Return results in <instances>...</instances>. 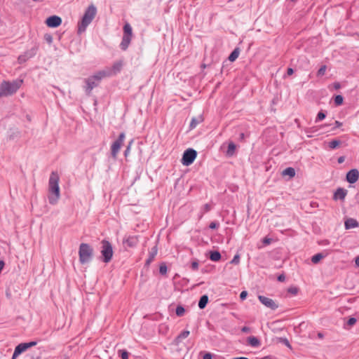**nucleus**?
<instances>
[{
  "mask_svg": "<svg viewBox=\"0 0 359 359\" xmlns=\"http://www.w3.org/2000/svg\"><path fill=\"white\" fill-rule=\"evenodd\" d=\"M203 209L204 212H208L211 210V205L208 203H206L203 205Z\"/></svg>",
  "mask_w": 359,
  "mask_h": 359,
  "instance_id": "49530a36",
  "label": "nucleus"
},
{
  "mask_svg": "<svg viewBox=\"0 0 359 359\" xmlns=\"http://www.w3.org/2000/svg\"><path fill=\"white\" fill-rule=\"evenodd\" d=\"M36 48H32L30 50L25 52L23 54L19 55L18 61L20 64L25 62L28 59L34 57L36 53Z\"/></svg>",
  "mask_w": 359,
  "mask_h": 359,
  "instance_id": "ddd939ff",
  "label": "nucleus"
},
{
  "mask_svg": "<svg viewBox=\"0 0 359 359\" xmlns=\"http://www.w3.org/2000/svg\"><path fill=\"white\" fill-rule=\"evenodd\" d=\"M341 141L337 139H334L329 142V147L331 149H334L341 145Z\"/></svg>",
  "mask_w": 359,
  "mask_h": 359,
  "instance_id": "cd10ccee",
  "label": "nucleus"
},
{
  "mask_svg": "<svg viewBox=\"0 0 359 359\" xmlns=\"http://www.w3.org/2000/svg\"><path fill=\"white\" fill-rule=\"evenodd\" d=\"M88 25V24H79L77 31L78 34H81L82 33H83L86 30Z\"/></svg>",
  "mask_w": 359,
  "mask_h": 359,
  "instance_id": "f704fd0d",
  "label": "nucleus"
},
{
  "mask_svg": "<svg viewBox=\"0 0 359 359\" xmlns=\"http://www.w3.org/2000/svg\"><path fill=\"white\" fill-rule=\"evenodd\" d=\"M236 149V145L235 144V143L233 142H230L228 144V149L226 152V156H228V157L233 156L235 154Z\"/></svg>",
  "mask_w": 359,
  "mask_h": 359,
  "instance_id": "a211bd4d",
  "label": "nucleus"
},
{
  "mask_svg": "<svg viewBox=\"0 0 359 359\" xmlns=\"http://www.w3.org/2000/svg\"><path fill=\"white\" fill-rule=\"evenodd\" d=\"M325 257V255L323 253H317L311 257V262L313 264H318Z\"/></svg>",
  "mask_w": 359,
  "mask_h": 359,
  "instance_id": "bb28decb",
  "label": "nucleus"
},
{
  "mask_svg": "<svg viewBox=\"0 0 359 359\" xmlns=\"http://www.w3.org/2000/svg\"><path fill=\"white\" fill-rule=\"evenodd\" d=\"M126 138V134L122 132L119 134L118 138L111 145V156L116 160L117 158L118 154L119 153L120 149L123 144Z\"/></svg>",
  "mask_w": 359,
  "mask_h": 359,
  "instance_id": "0eeeda50",
  "label": "nucleus"
},
{
  "mask_svg": "<svg viewBox=\"0 0 359 359\" xmlns=\"http://www.w3.org/2000/svg\"><path fill=\"white\" fill-rule=\"evenodd\" d=\"M43 38L48 44L52 43L53 36L50 34H48V33L45 34Z\"/></svg>",
  "mask_w": 359,
  "mask_h": 359,
  "instance_id": "ea45409f",
  "label": "nucleus"
},
{
  "mask_svg": "<svg viewBox=\"0 0 359 359\" xmlns=\"http://www.w3.org/2000/svg\"><path fill=\"white\" fill-rule=\"evenodd\" d=\"M272 241V239L270 238H267V237H265L264 239H263V243L264 245H269Z\"/></svg>",
  "mask_w": 359,
  "mask_h": 359,
  "instance_id": "09e8293b",
  "label": "nucleus"
},
{
  "mask_svg": "<svg viewBox=\"0 0 359 359\" xmlns=\"http://www.w3.org/2000/svg\"><path fill=\"white\" fill-rule=\"evenodd\" d=\"M102 259L104 263H109L113 257L114 251L111 243L105 239L101 241Z\"/></svg>",
  "mask_w": 359,
  "mask_h": 359,
  "instance_id": "39448f33",
  "label": "nucleus"
},
{
  "mask_svg": "<svg viewBox=\"0 0 359 359\" xmlns=\"http://www.w3.org/2000/svg\"><path fill=\"white\" fill-rule=\"evenodd\" d=\"M262 359H269L268 356L263 358Z\"/></svg>",
  "mask_w": 359,
  "mask_h": 359,
  "instance_id": "69168bd1",
  "label": "nucleus"
},
{
  "mask_svg": "<svg viewBox=\"0 0 359 359\" xmlns=\"http://www.w3.org/2000/svg\"><path fill=\"white\" fill-rule=\"evenodd\" d=\"M23 83L22 79H16L12 81H4L0 84V91L2 95L8 96L15 93L21 87Z\"/></svg>",
  "mask_w": 359,
  "mask_h": 359,
  "instance_id": "7ed1b4c3",
  "label": "nucleus"
},
{
  "mask_svg": "<svg viewBox=\"0 0 359 359\" xmlns=\"http://www.w3.org/2000/svg\"><path fill=\"white\" fill-rule=\"evenodd\" d=\"M239 53H240V50H239V48H235L231 53V54L229 55L228 59L229 60V61L231 62H233L235 61L238 55H239Z\"/></svg>",
  "mask_w": 359,
  "mask_h": 359,
  "instance_id": "a878e982",
  "label": "nucleus"
},
{
  "mask_svg": "<svg viewBox=\"0 0 359 359\" xmlns=\"http://www.w3.org/2000/svg\"><path fill=\"white\" fill-rule=\"evenodd\" d=\"M2 95L1 92H0V96Z\"/></svg>",
  "mask_w": 359,
  "mask_h": 359,
  "instance_id": "774afa93",
  "label": "nucleus"
},
{
  "mask_svg": "<svg viewBox=\"0 0 359 359\" xmlns=\"http://www.w3.org/2000/svg\"><path fill=\"white\" fill-rule=\"evenodd\" d=\"M157 251H158L157 246H154L151 248V250L149 254V257L147 259V260L145 262L146 266H149L153 262L155 256L157 254Z\"/></svg>",
  "mask_w": 359,
  "mask_h": 359,
  "instance_id": "f3484780",
  "label": "nucleus"
},
{
  "mask_svg": "<svg viewBox=\"0 0 359 359\" xmlns=\"http://www.w3.org/2000/svg\"><path fill=\"white\" fill-rule=\"evenodd\" d=\"M121 67H122V62L121 61L119 62H115L114 65H113V69L116 71V72H120V70L121 69Z\"/></svg>",
  "mask_w": 359,
  "mask_h": 359,
  "instance_id": "4c0bfd02",
  "label": "nucleus"
},
{
  "mask_svg": "<svg viewBox=\"0 0 359 359\" xmlns=\"http://www.w3.org/2000/svg\"><path fill=\"white\" fill-rule=\"evenodd\" d=\"M330 243V241L328 240H323L321 241L319 244L320 245H328Z\"/></svg>",
  "mask_w": 359,
  "mask_h": 359,
  "instance_id": "13d9d810",
  "label": "nucleus"
},
{
  "mask_svg": "<svg viewBox=\"0 0 359 359\" xmlns=\"http://www.w3.org/2000/svg\"><path fill=\"white\" fill-rule=\"evenodd\" d=\"M167 271H168V267H167L165 263H164V262L161 263L159 266V273L161 275H165L167 273Z\"/></svg>",
  "mask_w": 359,
  "mask_h": 359,
  "instance_id": "473e14b6",
  "label": "nucleus"
},
{
  "mask_svg": "<svg viewBox=\"0 0 359 359\" xmlns=\"http://www.w3.org/2000/svg\"><path fill=\"white\" fill-rule=\"evenodd\" d=\"M191 268L194 271H196L198 269V260H195L191 262Z\"/></svg>",
  "mask_w": 359,
  "mask_h": 359,
  "instance_id": "37998d69",
  "label": "nucleus"
},
{
  "mask_svg": "<svg viewBox=\"0 0 359 359\" xmlns=\"http://www.w3.org/2000/svg\"><path fill=\"white\" fill-rule=\"evenodd\" d=\"M285 279V276L283 274H280L278 276V280L280 282H283Z\"/></svg>",
  "mask_w": 359,
  "mask_h": 359,
  "instance_id": "603ef678",
  "label": "nucleus"
},
{
  "mask_svg": "<svg viewBox=\"0 0 359 359\" xmlns=\"http://www.w3.org/2000/svg\"><path fill=\"white\" fill-rule=\"evenodd\" d=\"M355 264L356 266L359 267V256L356 257L355 259Z\"/></svg>",
  "mask_w": 359,
  "mask_h": 359,
  "instance_id": "052dcab7",
  "label": "nucleus"
},
{
  "mask_svg": "<svg viewBox=\"0 0 359 359\" xmlns=\"http://www.w3.org/2000/svg\"><path fill=\"white\" fill-rule=\"evenodd\" d=\"M326 69V65H322L317 72V76H323L325 74Z\"/></svg>",
  "mask_w": 359,
  "mask_h": 359,
  "instance_id": "c9c22d12",
  "label": "nucleus"
},
{
  "mask_svg": "<svg viewBox=\"0 0 359 359\" xmlns=\"http://www.w3.org/2000/svg\"><path fill=\"white\" fill-rule=\"evenodd\" d=\"M345 161V156H339L337 159V161L339 163H344Z\"/></svg>",
  "mask_w": 359,
  "mask_h": 359,
  "instance_id": "5fc2aeb1",
  "label": "nucleus"
},
{
  "mask_svg": "<svg viewBox=\"0 0 359 359\" xmlns=\"http://www.w3.org/2000/svg\"><path fill=\"white\" fill-rule=\"evenodd\" d=\"M240 262V256L238 255H236L233 259L231 261V264H238Z\"/></svg>",
  "mask_w": 359,
  "mask_h": 359,
  "instance_id": "c03bdc74",
  "label": "nucleus"
},
{
  "mask_svg": "<svg viewBox=\"0 0 359 359\" xmlns=\"http://www.w3.org/2000/svg\"><path fill=\"white\" fill-rule=\"evenodd\" d=\"M347 192V190L344 188H338L334 194V199L344 201Z\"/></svg>",
  "mask_w": 359,
  "mask_h": 359,
  "instance_id": "2eb2a0df",
  "label": "nucleus"
},
{
  "mask_svg": "<svg viewBox=\"0 0 359 359\" xmlns=\"http://www.w3.org/2000/svg\"><path fill=\"white\" fill-rule=\"evenodd\" d=\"M175 313L179 317L183 316L185 313V309L182 305H178L176 308Z\"/></svg>",
  "mask_w": 359,
  "mask_h": 359,
  "instance_id": "c85d7f7f",
  "label": "nucleus"
},
{
  "mask_svg": "<svg viewBox=\"0 0 359 359\" xmlns=\"http://www.w3.org/2000/svg\"><path fill=\"white\" fill-rule=\"evenodd\" d=\"M219 223L217 222H212L209 225V228L211 229H216L219 227Z\"/></svg>",
  "mask_w": 359,
  "mask_h": 359,
  "instance_id": "a18cd8bd",
  "label": "nucleus"
},
{
  "mask_svg": "<svg viewBox=\"0 0 359 359\" xmlns=\"http://www.w3.org/2000/svg\"><path fill=\"white\" fill-rule=\"evenodd\" d=\"M299 292V288L297 287H290L287 289V292L293 295H296Z\"/></svg>",
  "mask_w": 359,
  "mask_h": 359,
  "instance_id": "58836bf2",
  "label": "nucleus"
},
{
  "mask_svg": "<svg viewBox=\"0 0 359 359\" xmlns=\"http://www.w3.org/2000/svg\"><path fill=\"white\" fill-rule=\"evenodd\" d=\"M248 343L252 347H259L261 345L260 341L254 336L248 338Z\"/></svg>",
  "mask_w": 359,
  "mask_h": 359,
  "instance_id": "aec40b11",
  "label": "nucleus"
},
{
  "mask_svg": "<svg viewBox=\"0 0 359 359\" xmlns=\"http://www.w3.org/2000/svg\"><path fill=\"white\" fill-rule=\"evenodd\" d=\"M241 331L244 333H248L251 331V329L249 327L244 326L241 328Z\"/></svg>",
  "mask_w": 359,
  "mask_h": 359,
  "instance_id": "3c124183",
  "label": "nucleus"
},
{
  "mask_svg": "<svg viewBox=\"0 0 359 359\" xmlns=\"http://www.w3.org/2000/svg\"><path fill=\"white\" fill-rule=\"evenodd\" d=\"M248 296V292L247 291H242L240 294V299L241 300H244L246 299Z\"/></svg>",
  "mask_w": 359,
  "mask_h": 359,
  "instance_id": "de8ad7c7",
  "label": "nucleus"
},
{
  "mask_svg": "<svg viewBox=\"0 0 359 359\" xmlns=\"http://www.w3.org/2000/svg\"><path fill=\"white\" fill-rule=\"evenodd\" d=\"M133 143V140H131L128 142V145H127V147H126V150H125V151H124V156H125L126 158H127V157L129 156V154H130V149H131V146H132Z\"/></svg>",
  "mask_w": 359,
  "mask_h": 359,
  "instance_id": "72a5a7b5",
  "label": "nucleus"
},
{
  "mask_svg": "<svg viewBox=\"0 0 359 359\" xmlns=\"http://www.w3.org/2000/svg\"><path fill=\"white\" fill-rule=\"evenodd\" d=\"M94 250L88 243H82L79 245V257L81 264H88L93 259Z\"/></svg>",
  "mask_w": 359,
  "mask_h": 359,
  "instance_id": "20e7f679",
  "label": "nucleus"
},
{
  "mask_svg": "<svg viewBox=\"0 0 359 359\" xmlns=\"http://www.w3.org/2000/svg\"><path fill=\"white\" fill-rule=\"evenodd\" d=\"M60 177L57 172L53 171L50 173L48 181V201L51 205H55L57 203L60 196V187H59Z\"/></svg>",
  "mask_w": 359,
  "mask_h": 359,
  "instance_id": "f257e3e1",
  "label": "nucleus"
},
{
  "mask_svg": "<svg viewBox=\"0 0 359 359\" xmlns=\"http://www.w3.org/2000/svg\"><path fill=\"white\" fill-rule=\"evenodd\" d=\"M203 359H212V354L210 353H206L204 354Z\"/></svg>",
  "mask_w": 359,
  "mask_h": 359,
  "instance_id": "8fccbe9b",
  "label": "nucleus"
},
{
  "mask_svg": "<svg viewBox=\"0 0 359 359\" xmlns=\"http://www.w3.org/2000/svg\"><path fill=\"white\" fill-rule=\"evenodd\" d=\"M37 344L36 341H32L28 343H21L19 344L15 348L14 353L13 354L11 359H16L17 357L22 353L23 352L26 351L28 348L36 346Z\"/></svg>",
  "mask_w": 359,
  "mask_h": 359,
  "instance_id": "1a4fd4ad",
  "label": "nucleus"
},
{
  "mask_svg": "<svg viewBox=\"0 0 359 359\" xmlns=\"http://www.w3.org/2000/svg\"><path fill=\"white\" fill-rule=\"evenodd\" d=\"M233 359H248V358L246 357H237V358H233Z\"/></svg>",
  "mask_w": 359,
  "mask_h": 359,
  "instance_id": "e2e57ef3",
  "label": "nucleus"
},
{
  "mask_svg": "<svg viewBox=\"0 0 359 359\" xmlns=\"http://www.w3.org/2000/svg\"><path fill=\"white\" fill-rule=\"evenodd\" d=\"M334 125H335V126L334 127V128H333V129H335V128H339L340 126H342V123H341V122H340V121H336L334 122Z\"/></svg>",
  "mask_w": 359,
  "mask_h": 359,
  "instance_id": "864d4df0",
  "label": "nucleus"
},
{
  "mask_svg": "<svg viewBox=\"0 0 359 359\" xmlns=\"http://www.w3.org/2000/svg\"><path fill=\"white\" fill-rule=\"evenodd\" d=\"M49 27H57L61 24H46Z\"/></svg>",
  "mask_w": 359,
  "mask_h": 359,
  "instance_id": "bf43d9fd",
  "label": "nucleus"
},
{
  "mask_svg": "<svg viewBox=\"0 0 359 359\" xmlns=\"http://www.w3.org/2000/svg\"><path fill=\"white\" fill-rule=\"evenodd\" d=\"M26 359H41L40 354H36L35 353H29L26 355Z\"/></svg>",
  "mask_w": 359,
  "mask_h": 359,
  "instance_id": "e433bc0d",
  "label": "nucleus"
},
{
  "mask_svg": "<svg viewBox=\"0 0 359 359\" xmlns=\"http://www.w3.org/2000/svg\"><path fill=\"white\" fill-rule=\"evenodd\" d=\"M359 178V171L356 168L350 170L346 175V180L349 184L355 183Z\"/></svg>",
  "mask_w": 359,
  "mask_h": 359,
  "instance_id": "4468645a",
  "label": "nucleus"
},
{
  "mask_svg": "<svg viewBox=\"0 0 359 359\" xmlns=\"http://www.w3.org/2000/svg\"><path fill=\"white\" fill-rule=\"evenodd\" d=\"M139 243V238L137 236H128L123 238V245L124 248H135Z\"/></svg>",
  "mask_w": 359,
  "mask_h": 359,
  "instance_id": "9b49d317",
  "label": "nucleus"
},
{
  "mask_svg": "<svg viewBox=\"0 0 359 359\" xmlns=\"http://www.w3.org/2000/svg\"><path fill=\"white\" fill-rule=\"evenodd\" d=\"M344 226H345L346 229H350L358 227L359 222L353 218H348L345 221Z\"/></svg>",
  "mask_w": 359,
  "mask_h": 359,
  "instance_id": "dca6fc26",
  "label": "nucleus"
},
{
  "mask_svg": "<svg viewBox=\"0 0 359 359\" xmlns=\"http://www.w3.org/2000/svg\"><path fill=\"white\" fill-rule=\"evenodd\" d=\"M221 254L219 251L217 250H214V251H210V255H209V259L211 260V261H213V262H218L221 259Z\"/></svg>",
  "mask_w": 359,
  "mask_h": 359,
  "instance_id": "412c9836",
  "label": "nucleus"
},
{
  "mask_svg": "<svg viewBox=\"0 0 359 359\" xmlns=\"http://www.w3.org/2000/svg\"><path fill=\"white\" fill-rule=\"evenodd\" d=\"M334 104L337 105V106H340L343 104V102H344V97L342 95H337L334 97Z\"/></svg>",
  "mask_w": 359,
  "mask_h": 359,
  "instance_id": "c756f323",
  "label": "nucleus"
},
{
  "mask_svg": "<svg viewBox=\"0 0 359 359\" xmlns=\"http://www.w3.org/2000/svg\"><path fill=\"white\" fill-rule=\"evenodd\" d=\"M118 354L121 359H128L129 353L125 349L118 350Z\"/></svg>",
  "mask_w": 359,
  "mask_h": 359,
  "instance_id": "7c9ffc66",
  "label": "nucleus"
},
{
  "mask_svg": "<svg viewBox=\"0 0 359 359\" xmlns=\"http://www.w3.org/2000/svg\"><path fill=\"white\" fill-rule=\"evenodd\" d=\"M325 117H326V113L324 111L321 110L317 114V116L316 118V122L323 121V119L325 118Z\"/></svg>",
  "mask_w": 359,
  "mask_h": 359,
  "instance_id": "2f4dec72",
  "label": "nucleus"
},
{
  "mask_svg": "<svg viewBox=\"0 0 359 359\" xmlns=\"http://www.w3.org/2000/svg\"><path fill=\"white\" fill-rule=\"evenodd\" d=\"M97 13L96 7L91 4L89 6L85 11L84 15L81 18V20L79 22L86 23V22H91L94 19Z\"/></svg>",
  "mask_w": 359,
  "mask_h": 359,
  "instance_id": "9d476101",
  "label": "nucleus"
},
{
  "mask_svg": "<svg viewBox=\"0 0 359 359\" xmlns=\"http://www.w3.org/2000/svg\"><path fill=\"white\" fill-rule=\"evenodd\" d=\"M333 86L334 89L338 90L341 88V84L339 82H335L333 83Z\"/></svg>",
  "mask_w": 359,
  "mask_h": 359,
  "instance_id": "6e6d98bb",
  "label": "nucleus"
},
{
  "mask_svg": "<svg viewBox=\"0 0 359 359\" xmlns=\"http://www.w3.org/2000/svg\"><path fill=\"white\" fill-rule=\"evenodd\" d=\"M197 156V152L194 149H187L184 151L182 158V163L184 165H189L193 163Z\"/></svg>",
  "mask_w": 359,
  "mask_h": 359,
  "instance_id": "6e6552de",
  "label": "nucleus"
},
{
  "mask_svg": "<svg viewBox=\"0 0 359 359\" xmlns=\"http://www.w3.org/2000/svg\"><path fill=\"white\" fill-rule=\"evenodd\" d=\"M294 73V69L292 68H288L287 70V74L288 76L292 75Z\"/></svg>",
  "mask_w": 359,
  "mask_h": 359,
  "instance_id": "4d7b16f0",
  "label": "nucleus"
},
{
  "mask_svg": "<svg viewBox=\"0 0 359 359\" xmlns=\"http://www.w3.org/2000/svg\"><path fill=\"white\" fill-rule=\"evenodd\" d=\"M44 22L46 23H60L62 22V18L57 15H51L47 18Z\"/></svg>",
  "mask_w": 359,
  "mask_h": 359,
  "instance_id": "5701e85b",
  "label": "nucleus"
},
{
  "mask_svg": "<svg viewBox=\"0 0 359 359\" xmlns=\"http://www.w3.org/2000/svg\"><path fill=\"white\" fill-rule=\"evenodd\" d=\"M205 67H206V65H205V64H202V65H201V68H203V69H204V68H205Z\"/></svg>",
  "mask_w": 359,
  "mask_h": 359,
  "instance_id": "0e129e2a",
  "label": "nucleus"
},
{
  "mask_svg": "<svg viewBox=\"0 0 359 359\" xmlns=\"http://www.w3.org/2000/svg\"><path fill=\"white\" fill-rule=\"evenodd\" d=\"M318 338H320V339H323V337H324V335H323V334L322 332H318Z\"/></svg>",
  "mask_w": 359,
  "mask_h": 359,
  "instance_id": "680f3d73",
  "label": "nucleus"
},
{
  "mask_svg": "<svg viewBox=\"0 0 359 359\" xmlns=\"http://www.w3.org/2000/svg\"><path fill=\"white\" fill-rule=\"evenodd\" d=\"M208 303V296L207 294H203L200 297L198 306L200 309H203L206 307Z\"/></svg>",
  "mask_w": 359,
  "mask_h": 359,
  "instance_id": "6ab92c4d",
  "label": "nucleus"
},
{
  "mask_svg": "<svg viewBox=\"0 0 359 359\" xmlns=\"http://www.w3.org/2000/svg\"><path fill=\"white\" fill-rule=\"evenodd\" d=\"M356 321L357 320L355 318L351 317L347 320L346 325L348 326H352L355 324Z\"/></svg>",
  "mask_w": 359,
  "mask_h": 359,
  "instance_id": "79ce46f5",
  "label": "nucleus"
},
{
  "mask_svg": "<svg viewBox=\"0 0 359 359\" xmlns=\"http://www.w3.org/2000/svg\"><path fill=\"white\" fill-rule=\"evenodd\" d=\"M133 37V29L130 24H124L123 36L120 43V48L123 50H127Z\"/></svg>",
  "mask_w": 359,
  "mask_h": 359,
  "instance_id": "423d86ee",
  "label": "nucleus"
},
{
  "mask_svg": "<svg viewBox=\"0 0 359 359\" xmlns=\"http://www.w3.org/2000/svg\"><path fill=\"white\" fill-rule=\"evenodd\" d=\"M283 176H289L290 178L294 177L295 175V170L292 167H288L283 170L282 172Z\"/></svg>",
  "mask_w": 359,
  "mask_h": 359,
  "instance_id": "b1692460",
  "label": "nucleus"
},
{
  "mask_svg": "<svg viewBox=\"0 0 359 359\" xmlns=\"http://www.w3.org/2000/svg\"><path fill=\"white\" fill-rule=\"evenodd\" d=\"M27 120L30 121V117L29 116H27Z\"/></svg>",
  "mask_w": 359,
  "mask_h": 359,
  "instance_id": "338daca9",
  "label": "nucleus"
},
{
  "mask_svg": "<svg viewBox=\"0 0 359 359\" xmlns=\"http://www.w3.org/2000/svg\"><path fill=\"white\" fill-rule=\"evenodd\" d=\"M279 341L284 344L286 346L291 348V345H290L289 341L286 338L280 337V338H279Z\"/></svg>",
  "mask_w": 359,
  "mask_h": 359,
  "instance_id": "a19ab883",
  "label": "nucleus"
},
{
  "mask_svg": "<svg viewBox=\"0 0 359 359\" xmlns=\"http://www.w3.org/2000/svg\"><path fill=\"white\" fill-rule=\"evenodd\" d=\"M258 299L262 304L271 310H276L278 308V305L272 299L262 295H259Z\"/></svg>",
  "mask_w": 359,
  "mask_h": 359,
  "instance_id": "f8f14e48",
  "label": "nucleus"
},
{
  "mask_svg": "<svg viewBox=\"0 0 359 359\" xmlns=\"http://www.w3.org/2000/svg\"><path fill=\"white\" fill-rule=\"evenodd\" d=\"M203 121V119L201 116H199L198 117H193L191 118L190 126H189L190 129L195 128Z\"/></svg>",
  "mask_w": 359,
  "mask_h": 359,
  "instance_id": "4be33fe9",
  "label": "nucleus"
},
{
  "mask_svg": "<svg viewBox=\"0 0 359 359\" xmlns=\"http://www.w3.org/2000/svg\"><path fill=\"white\" fill-rule=\"evenodd\" d=\"M190 332L188 330H184L182 331L175 339V341L177 344H179L181 342L182 339H185L188 337L189 335Z\"/></svg>",
  "mask_w": 359,
  "mask_h": 359,
  "instance_id": "393cba45",
  "label": "nucleus"
},
{
  "mask_svg": "<svg viewBox=\"0 0 359 359\" xmlns=\"http://www.w3.org/2000/svg\"><path fill=\"white\" fill-rule=\"evenodd\" d=\"M107 76H109L108 72L105 71H100L94 75L85 79V86H83V89L86 94L90 96L91 95L92 90L98 86L102 79Z\"/></svg>",
  "mask_w": 359,
  "mask_h": 359,
  "instance_id": "f03ea898",
  "label": "nucleus"
}]
</instances>
